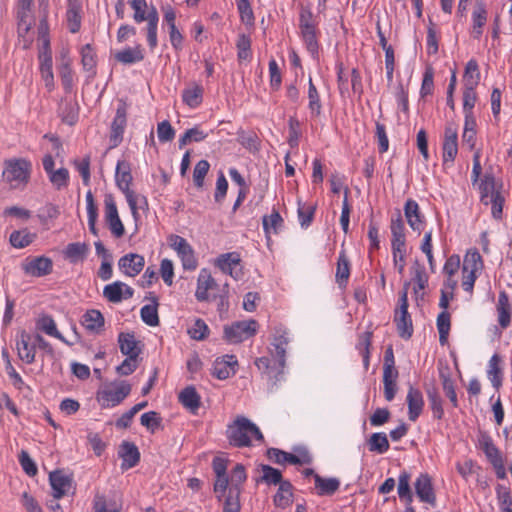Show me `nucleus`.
Here are the masks:
<instances>
[{
	"label": "nucleus",
	"instance_id": "obj_31",
	"mask_svg": "<svg viewBox=\"0 0 512 512\" xmlns=\"http://www.w3.org/2000/svg\"><path fill=\"white\" fill-rule=\"evenodd\" d=\"M144 57V49L140 44L134 47H126L114 54L115 60L124 65L141 62L144 60Z\"/></svg>",
	"mask_w": 512,
	"mask_h": 512
},
{
	"label": "nucleus",
	"instance_id": "obj_33",
	"mask_svg": "<svg viewBox=\"0 0 512 512\" xmlns=\"http://www.w3.org/2000/svg\"><path fill=\"white\" fill-rule=\"evenodd\" d=\"M119 455L123 460L122 468L126 469L136 466L140 460V453L137 446L127 441L121 444Z\"/></svg>",
	"mask_w": 512,
	"mask_h": 512
},
{
	"label": "nucleus",
	"instance_id": "obj_21",
	"mask_svg": "<svg viewBox=\"0 0 512 512\" xmlns=\"http://www.w3.org/2000/svg\"><path fill=\"white\" fill-rule=\"evenodd\" d=\"M133 295V288L121 281H115L103 288L104 298L111 303H120L132 298Z\"/></svg>",
	"mask_w": 512,
	"mask_h": 512
},
{
	"label": "nucleus",
	"instance_id": "obj_62",
	"mask_svg": "<svg viewBox=\"0 0 512 512\" xmlns=\"http://www.w3.org/2000/svg\"><path fill=\"white\" fill-rule=\"evenodd\" d=\"M237 56L240 61L242 60H250L252 57L251 52V39L249 36L245 34H241L238 37L237 43Z\"/></svg>",
	"mask_w": 512,
	"mask_h": 512
},
{
	"label": "nucleus",
	"instance_id": "obj_51",
	"mask_svg": "<svg viewBox=\"0 0 512 512\" xmlns=\"http://www.w3.org/2000/svg\"><path fill=\"white\" fill-rule=\"evenodd\" d=\"M436 326L439 333V342L445 345L448 342V336L451 329V315L448 311L442 310L436 319Z\"/></svg>",
	"mask_w": 512,
	"mask_h": 512
},
{
	"label": "nucleus",
	"instance_id": "obj_39",
	"mask_svg": "<svg viewBox=\"0 0 512 512\" xmlns=\"http://www.w3.org/2000/svg\"><path fill=\"white\" fill-rule=\"evenodd\" d=\"M33 23V17H17V33L19 43L22 44L24 49H28L33 42V37L29 35Z\"/></svg>",
	"mask_w": 512,
	"mask_h": 512
},
{
	"label": "nucleus",
	"instance_id": "obj_2",
	"mask_svg": "<svg viewBox=\"0 0 512 512\" xmlns=\"http://www.w3.org/2000/svg\"><path fill=\"white\" fill-rule=\"evenodd\" d=\"M226 437L232 446L238 448L250 446L253 439L262 441L264 438L260 429L244 416H237L227 426Z\"/></svg>",
	"mask_w": 512,
	"mask_h": 512
},
{
	"label": "nucleus",
	"instance_id": "obj_6",
	"mask_svg": "<svg viewBox=\"0 0 512 512\" xmlns=\"http://www.w3.org/2000/svg\"><path fill=\"white\" fill-rule=\"evenodd\" d=\"M131 392V385L126 381H114L101 388L96 400L103 409L113 408L122 403Z\"/></svg>",
	"mask_w": 512,
	"mask_h": 512
},
{
	"label": "nucleus",
	"instance_id": "obj_12",
	"mask_svg": "<svg viewBox=\"0 0 512 512\" xmlns=\"http://www.w3.org/2000/svg\"><path fill=\"white\" fill-rule=\"evenodd\" d=\"M21 269L28 276L40 278L52 273L53 261L44 255L29 256L22 261Z\"/></svg>",
	"mask_w": 512,
	"mask_h": 512
},
{
	"label": "nucleus",
	"instance_id": "obj_55",
	"mask_svg": "<svg viewBox=\"0 0 512 512\" xmlns=\"http://www.w3.org/2000/svg\"><path fill=\"white\" fill-rule=\"evenodd\" d=\"M37 329L41 330L45 334L55 337L59 340H64L62 334L58 331L56 323L52 316L43 315L36 322Z\"/></svg>",
	"mask_w": 512,
	"mask_h": 512
},
{
	"label": "nucleus",
	"instance_id": "obj_38",
	"mask_svg": "<svg viewBox=\"0 0 512 512\" xmlns=\"http://www.w3.org/2000/svg\"><path fill=\"white\" fill-rule=\"evenodd\" d=\"M307 98H308V109L310 111L311 116L315 117V118L319 117L322 113L321 97H320V93H319L316 85L314 84L311 76H309V79H308Z\"/></svg>",
	"mask_w": 512,
	"mask_h": 512
},
{
	"label": "nucleus",
	"instance_id": "obj_41",
	"mask_svg": "<svg viewBox=\"0 0 512 512\" xmlns=\"http://www.w3.org/2000/svg\"><path fill=\"white\" fill-rule=\"evenodd\" d=\"M411 475L406 470L400 472L398 476L397 493L399 499L410 505L413 502V493L410 486Z\"/></svg>",
	"mask_w": 512,
	"mask_h": 512
},
{
	"label": "nucleus",
	"instance_id": "obj_20",
	"mask_svg": "<svg viewBox=\"0 0 512 512\" xmlns=\"http://www.w3.org/2000/svg\"><path fill=\"white\" fill-rule=\"evenodd\" d=\"M240 254L237 252H228L221 254L215 260V265L225 274L230 275L234 279L241 277Z\"/></svg>",
	"mask_w": 512,
	"mask_h": 512
},
{
	"label": "nucleus",
	"instance_id": "obj_46",
	"mask_svg": "<svg viewBox=\"0 0 512 512\" xmlns=\"http://www.w3.org/2000/svg\"><path fill=\"white\" fill-rule=\"evenodd\" d=\"M502 375L501 358L498 354H494L488 362L487 369L488 379L494 388L499 389L501 387Z\"/></svg>",
	"mask_w": 512,
	"mask_h": 512
},
{
	"label": "nucleus",
	"instance_id": "obj_29",
	"mask_svg": "<svg viewBox=\"0 0 512 512\" xmlns=\"http://www.w3.org/2000/svg\"><path fill=\"white\" fill-rule=\"evenodd\" d=\"M340 480L335 477L325 478L314 474V486L318 496H332L340 488Z\"/></svg>",
	"mask_w": 512,
	"mask_h": 512
},
{
	"label": "nucleus",
	"instance_id": "obj_44",
	"mask_svg": "<svg viewBox=\"0 0 512 512\" xmlns=\"http://www.w3.org/2000/svg\"><path fill=\"white\" fill-rule=\"evenodd\" d=\"M398 370H383L384 398L390 402L397 393Z\"/></svg>",
	"mask_w": 512,
	"mask_h": 512
},
{
	"label": "nucleus",
	"instance_id": "obj_30",
	"mask_svg": "<svg viewBox=\"0 0 512 512\" xmlns=\"http://www.w3.org/2000/svg\"><path fill=\"white\" fill-rule=\"evenodd\" d=\"M178 400L181 405L192 414H196L201 406V396L196 391L194 386L185 387L179 393Z\"/></svg>",
	"mask_w": 512,
	"mask_h": 512
},
{
	"label": "nucleus",
	"instance_id": "obj_57",
	"mask_svg": "<svg viewBox=\"0 0 512 512\" xmlns=\"http://www.w3.org/2000/svg\"><path fill=\"white\" fill-rule=\"evenodd\" d=\"M61 84L66 93H71L75 82V73L72 65H57Z\"/></svg>",
	"mask_w": 512,
	"mask_h": 512
},
{
	"label": "nucleus",
	"instance_id": "obj_36",
	"mask_svg": "<svg viewBox=\"0 0 512 512\" xmlns=\"http://www.w3.org/2000/svg\"><path fill=\"white\" fill-rule=\"evenodd\" d=\"M350 261L345 249H341L337 259L335 279L340 287H345L350 277Z\"/></svg>",
	"mask_w": 512,
	"mask_h": 512
},
{
	"label": "nucleus",
	"instance_id": "obj_24",
	"mask_svg": "<svg viewBox=\"0 0 512 512\" xmlns=\"http://www.w3.org/2000/svg\"><path fill=\"white\" fill-rule=\"evenodd\" d=\"M406 402L408 405V418L410 421L415 422L421 415L424 408V399L422 392L410 386L406 396Z\"/></svg>",
	"mask_w": 512,
	"mask_h": 512
},
{
	"label": "nucleus",
	"instance_id": "obj_43",
	"mask_svg": "<svg viewBox=\"0 0 512 512\" xmlns=\"http://www.w3.org/2000/svg\"><path fill=\"white\" fill-rule=\"evenodd\" d=\"M412 280L414 282V287H413V290H414V294L416 295V297H423V293H421L422 291H424L426 289V287L428 286V281H429V277L425 271V268L424 266L416 263L413 267H412Z\"/></svg>",
	"mask_w": 512,
	"mask_h": 512
},
{
	"label": "nucleus",
	"instance_id": "obj_47",
	"mask_svg": "<svg viewBox=\"0 0 512 512\" xmlns=\"http://www.w3.org/2000/svg\"><path fill=\"white\" fill-rule=\"evenodd\" d=\"M152 303L144 305L140 310V316L142 321L148 326L155 327L159 325L158 316V298L156 296L151 297Z\"/></svg>",
	"mask_w": 512,
	"mask_h": 512
},
{
	"label": "nucleus",
	"instance_id": "obj_52",
	"mask_svg": "<svg viewBox=\"0 0 512 512\" xmlns=\"http://www.w3.org/2000/svg\"><path fill=\"white\" fill-rule=\"evenodd\" d=\"M36 238V234L28 229L13 231L9 241L14 248L22 249L29 246Z\"/></svg>",
	"mask_w": 512,
	"mask_h": 512
},
{
	"label": "nucleus",
	"instance_id": "obj_40",
	"mask_svg": "<svg viewBox=\"0 0 512 512\" xmlns=\"http://www.w3.org/2000/svg\"><path fill=\"white\" fill-rule=\"evenodd\" d=\"M144 22H146V26L142 29V32L146 36L150 51L153 52L158 46L159 14L149 16Z\"/></svg>",
	"mask_w": 512,
	"mask_h": 512
},
{
	"label": "nucleus",
	"instance_id": "obj_10",
	"mask_svg": "<svg viewBox=\"0 0 512 512\" xmlns=\"http://www.w3.org/2000/svg\"><path fill=\"white\" fill-rule=\"evenodd\" d=\"M391 250L396 259H404L407 254L406 229L400 211L391 218Z\"/></svg>",
	"mask_w": 512,
	"mask_h": 512
},
{
	"label": "nucleus",
	"instance_id": "obj_37",
	"mask_svg": "<svg viewBox=\"0 0 512 512\" xmlns=\"http://www.w3.org/2000/svg\"><path fill=\"white\" fill-rule=\"evenodd\" d=\"M81 12V5L77 3V1H69L66 11V21L67 27L71 33H77L81 28Z\"/></svg>",
	"mask_w": 512,
	"mask_h": 512
},
{
	"label": "nucleus",
	"instance_id": "obj_26",
	"mask_svg": "<svg viewBox=\"0 0 512 512\" xmlns=\"http://www.w3.org/2000/svg\"><path fill=\"white\" fill-rule=\"evenodd\" d=\"M132 175L130 165L126 161H118L116 166L115 181L117 187L126 195L134 194L135 192L130 188L132 183Z\"/></svg>",
	"mask_w": 512,
	"mask_h": 512
},
{
	"label": "nucleus",
	"instance_id": "obj_45",
	"mask_svg": "<svg viewBox=\"0 0 512 512\" xmlns=\"http://www.w3.org/2000/svg\"><path fill=\"white\" fill-rule=\"evenodd\" d=\"M293 502V486L289 481L279 484L277 493L274 496V504L280 508H287Z\"/></svg>",
	"mask_w": 512,
	"mask_h": 512
},
{
	"label": "nucleus",
	"instance_id": "obj_49",
	"mask_svg": "<svg viewBox=\"0 0 512 512\" xmlns=\"http://www.w3.org/2000/svg\"><path fill=\"white\" fill-rule=\"evenodd\" d=\"M183 102L190 108H197L203 100V87L199 84H193L182 92Z\"/></svg>",
	"mask_w": 512,
	"mask_h": 512
},
{
	"label": "nucleus",
	"instance_id": "obj_60",
	"mask_svg": "<svg viewBox=\"0 0 512 512\" xmlns=\"http://www.w3.org/2000/svg\"><path fill=\"white\" fill-rule=\"evenodd\" d=\"M140 423L149 432L154 433L157 429L161 427L162 418L160 417L158 412L149 411L141 415Z\"/></svg>",
	"mask_w": 512,
	"mask_h": 512
},
{
	"label": "nucleus",
	"instance_id": "obj_17",
	"mask_svg": "<svg viewBox=\"0 0 512 512\" xmlns=\"http://www.w3.org/2000/svg\"><path fill=\"white\" fill-rule=\"evenodd\" d=\"M404 216L409 227L420 235L426 226V218L419 204L414 199H408L405 202Z\"/></svg>",
	"mask_w": 512,
	"mask_h": 512
},
{
	"label": "nucleus",
	"instance_id": "obj_28",
	"mask_svg": "<svg viewBox=\"0 0 512 512\" xmlns=\"http://www.w3.org/2000/svg\"><path fill=\"white\" fill-rule=\"evenodd\" d=\"M38 60L41 79L48 92H51L55 88L52 56H49L47 53L38 55Z\"/></svg>",
	"mask_w": 512,
	"mask_h": 512
},
{
	"label": "nucleus",
	"instance_id": "obj_27",
	"mask_svg": "<svg viewBox=\"0 0 512 512\" xmlns=\"http://www.w3.org/2000/svg\"><path fill=\"white\" fill-rule=\"evenodd\" d=\"M120 351L127 357H139L141 354L140 342L133 333L121 332L118 335Z\"/></svg>",
	"mask_w": 512,
	"mask_h": 512
},
{
	"label": "nucleus",
	"instance_id": "obj_8",
	"mask_svg": "<svg viewBox=\"0 0 512 512\" xmlns=\"http://www.w3.org/2000/svg\"><path fill=\"white\" fill-rule=\"evenodd\" d=\"M103 218L111 235L117 239L125 235V227L120 218L116 199L113 194L107 193L103 200Z\"/></svg>",
	"mask_w": 512,
	"mask_h": 512
},
{
	"label": "nucleus",
	"instance_id": "obj_35",
	"mask_svg": "<svg viewBox=\"0 0 512 512\" xmlns=\"http://www.w3.org/2000/svg\"><path fill=\"white\" fill-rule=\"evenodd\" d=\"M104 323V317L99 310H88L82 317V325L92 333H100L103 330Z\"/></svg>",
	"mask_w": 512,
	"mask_h": 512
},
{
	"label": "nucleus",
	"instance_id": "obj_11",
	"mask_svg": "<svg viewBox=\"0 0 512 512\" xmlns=\"http://www.w3.org/2000/svg\"><path fill=\"white\" fill-rule=\"evenodd\" d=\"M259 328L256 320L249 319L244 321H237L224 328V338L227 342L232 344L241 343L253 337Z\"/></svg>",
	"mask_w": 512,
	"mask_h": 512
},
{
	"label": "nucleus",
	"instance_id": "obj_16",
	"mask_svg": "<svg viewBox=\"0 0 512 512\" xmlns=\"http://www.w3.org/2000/svg\"><path fill=\"white\" fill-rule=\"evenodd\" d=\"M16 349L18 357L26 364L35 362L36 346L34 337L26 330H21L16 337Z\"/></svg>",
	"mask_w": 512,
	"mask_h": 512
},
{
	"label": "nucleus",
	"instance_id": "obj_48",
	"mask_svg": "<svg viewBox=\"0 0 512 512\" xmlns=\"http://www.w3.org/2000/svg\"><path fill=\"white\" fill-rule=\"evenodd\" d=\"M85 200H86V210H87L89 231L94 236H98V229L96 227L97 220H98V207L95 203L94 196H93L91 190H89L86 193Z\"/></svg>",
	"mask_w": 512,
	"mask_h": 512
},
{
	"label": "nucleus",
	"instance_id": "obj_56",
	"mask_svg": "<svg viewBox=\"0 0 512 512\" xmlns=\"http://www.w3.org/2000/svg\"><path fill=\"white\" fill-rule=\"evenodd\" d=\"M47 176L56 190H62L69 185L70 174L68 169L64 167L53 170Z\"/></svg>",
	"mask_w": 512,
	"mask_h": 512
},
{
	"label": "nucleus",
	"instance_id": "obj_13",
	"mask_svg": "<svg viewBox=\"0 0 512 512\" xmlns=\"http://www.w3.org/2000/svg\"><path fill=\"white\" fill-rule=\"evenodd\" d=\"M218 288L219 286L210 271L206 268L201 269L197 278L196 299L199 302L209 301L211 297L215 298Z\"/></svg>",
	"mask_w": 512,
	"mask_h": 512
},
{
	"label": "nucleus",
	"instance_id": "obj_14",
	"mask_svg": "<svg viewBox=\"0 0 512 512\" xmlns=\"http://www.w3.org/2000/svg\"><path fill=\"white\" fill-rule=\"evenodd\" d=\"M415 493L420 502L435 506L437 503L436 492L432 477L424 472L420 473L414 482Z\"/></svg>",
	"mask_w": 512,
	"mask_h": 512
},
{
	"label": "nucleus",
	"instance_id": "obj_25",
	"mask_svg": "<svg viewBox=\"0 0 512 512\" xmlns=\"http://www.w3.org/2000/svg\"><path fill=\"white\" fill-rule=\"evenodd\" d=\"M497 321L502 329L511 324L512 308L506 291H500L496 303Z\"/></svg>",
	"mask_w": 512,
	"mask_h": 512
},
{
	"label": "nucleus",
	"instance_id": "obj_19",
	"mask_svg": "<svg viewBox=\"0 0 512 512\" xmlns=\"http://www.w3.org/2000/svg\"><path fill=\"white\" fill-rule=\"evenodd\" d=\"M49 483L52 488V496L61 499L72 488L73 479L62 470H55L49 474Z\"/></svg>",
	"mask_w": 512,
	"mask_h": 512
},
{
	"label": "nucleus",
	"instance_id": "obj_4",
	"mask_svg": "<svg viewBox=\"0 0 512 512\" xmlns=\"http://www.w3.org/2000/svg\"><path fill=\"white\" fill-rule=\"evenodd\" d=\"M481 202L484 205H491V214L493 218L499 220L502 218L504 197L499 188L496 187L495 178L492 174H485L478 181Z\"/></svg>",
	"mask_w": 512,
	"mask_h": 512
},
{
	"label": "nucleus",
	"instance_id": "obj_7",
	"mask_svg": "<svg viewBox=\"0 0 512 512\" xmlns=\"http://www.w3.org/2000/svg\"><path fill=\"white\" fill-rule=\"evenodd\" d=\"M408 286L409 282H406L403 290L399 294L398 307L394 313V323L399 336L403 339H409L414 331L412 318L408 312Z\"/></svg>",
	"mask_w": 512,
	"mask_h": 512
},
{
	"label": "nucleus",
	"instance_id": "obj_58",
	"mask_svg": "<svg viewBox=\"0 0 512 512\" xmlns=\"http://www.w3.org/2000/svg\"><path fill=\"white\" fill-rule=\"evenodd\" d=\"M208 137V133L200 129L199 126H195L186 130V132L179 138V148H183L190 142H201Z\"/></svg>",
	"mask_w": 512,
	"mask_h": 512
},
{
	"label": "nucleus",
	"instance_id": "obj_64",
	"mask_svg": "<svg viewBox=\"0 0 512 512\" xmlns=\"http://www.w3.org/2000/svg\"><path fill=\"white\" fill-rule=\"evenodd\" d=\"M223 512H241L240 494L228 492L226 496L222 498Z\"/></svg>",
	"mask_w": 512,
	"mask_h": 512
},
{
	"label": "nucleus",
	"instance_id": "obj_59",
	"mask_svg": "<svg viewBox=\"0 0 512 512\" xmlns=\"http://www.w3.org/2000/svg\"><path fill=\"white\" fill-rule=\"evenodd\" d=\"M87 246L84 243H70L64 250L65 257L72 263L82 260L87 253Z\"/></svg>",
	"mask_w": 512,
	"mask_h": 512
},
{
	"label": "nucleus",
	"instance_id": "obj_3",
	"mask_svg": "<svg viewBox=\"0 0 512 512\" xmlns=\"http://www.w3.org/2000/svg\"><path fill=\"white\" fill-rule=\"evenodd\" d=\"M32 163L26 158H11L4 161L3 181L11 189H24L30 182Z\"/></svg>",
	"mask_w": 512,
	"mask_h": 512
},
{
	"label": "nucleus",
	"instance_id": "obj_23",
	"mask_svg": "<svg viewBox=\"0 0 512 512\" xmlns=\"http://www.w3.org/2000/svg\"><path fill=\"white\" fill-rule=\"evenodd\" d=\"M127 124V104L120 101L116 109L115 117L111 124V141L116 145L122 140L123 133Z\"/></svg>",
	"mask_w": 512,
	"mask_h": 512
},
{
	"label": "nucleus",
	"instance_id": "obj_50",
	"mask_svg": "<svg viewBox=\"0 0 512 512\" xmlns=\"http://www.w3.org/2000/svg\"><path fill=\"white\" fill-rule=\"evenodd\" d=\"M464 87L476 88L480 82L479 65L475 59H470L463 75Z\"/></svg>",
	"mask_w": 512,
	"mask_h": 512
},
{
	"label": "nucleus",
	"instance_id": "obj_54",
	"mask_svg": "<svg viewBox=\"0 0 512 512\" xmlns=\"http://www.w3.org/2000/svg\"><path fill=\"white\" fill-rule=\"evenodd\" d=\"M389 441L384 432L373 433L368 440V448L371 452L384 454L389 450Z\"/></svg>",
	"mask_w": 512,
	"mask_h": 512
},
{
	"label": "nucleus",
	"instance_id": "obj_5",
	"mask_svg": "<svg viewBox=\"0 0 512 512\" xmlns=\"http://www.w3.org/2000/svg\"><path fill=\"white\" fill-rule=\"evenodd\" d=\"M484 268L482 256L477 249H469L463 258L462 263V283L464 291L469 294L473 293L476 279Z\"/></svg>",
	"mask_w": 512,
	"mask_h": 512
},
{
	"label": "nucleus",
	"instance_id": "obj_63",
	"mask_svg": "<svg viewBox=\"0 0 512 512\" xmlns=\"http://www.w3.org/2000/svg\"><path fill=\"white\" fill-rule=\"evenodd\" d=\"M456 469L463 479L468 480L480 470V466L472 459H465L456 463Z\"/></svg>",
	"mask_w": 512,
	"mask_h": 512
},
{
	"label": "nucleus",
	"instance_id": "obj_61",
	"mask_svg": "<svg viewBox=\"0 0 512 512\" xmlns=\"http://www.w3.org/2000/svg\"><path fill=\"white\" fill-rule=\"evenodd\" d=\"M210 164L207 160H200L196 163L193 170L194 185L201 189L204 186V179L209 172Z\"/></svg>",
	"mask_w": 512,
	"mask_h": 512
},
{
	"label": "nucleus",
	"instance_id": "obj_1",
	"mask_svg": "<svg viewBox=\"0 0 512 512\" xmlns=\"http://www.w3.org/2000/svg\"><path fill=\"white\" fill-rule=\"evenodd\" d=\"M299 36L303 41L307 51L313 59L319 57V38L321 32L319 30V21L317 16L312 12L310 6L300 5L299 11Z\"/></svg>",
	"mask_w": 512,
	"mask_h": 512
},
{
	"label": "nucleus",
	"instance_id": "obj_34",
	"mask_svg": "<svg viewBox=\"0 0 512 512\" xmlns=\"http://www.w3.org/2000/svg\"><path fill=\"white\" fill-rule=\"evenodd\" d=\"M264 233L267 239L271 234H278L284 227V220L280 213L273 209L269 215H264L262 219Z\"/></svg>",
	"mask_w": 512,
	"mask_h": 512
},
{
	"label": "nucleus",
	"instance_id": "obj_18",
	"mask_svg": "<svg viewBox=\"0 0 512 512\" xmlns=\"http://www.w3.org/2000/svg\"><path fill=\"white\" fill-rule=\"evenodd\" d=\"M488 20V10L483 0H476L471 13V36L479 40Z\"/></svg>",
	"mask_w": 512,
	"mask_h": 512
},
{
	"label": "nucleus",
	"instance_id": "obj_53",
	"mask_svg": "<svg viewBox=\"0 0 512 512\" xmlns=\"http://www.w3.org/2000/svg\"><path fill=\"white\" fill-rule=\"evenodd\" d=\"M230 487L228 492L241 493V486L247 479L246 469L242 464H236L230 473Z\"/></svg>",
	"mask_w": 512,
	"mask_h": 512
},
{
	"label": "nucleus",
	"instance_id": "obj_15",
	"mask_svg": "<svg viewBox=\"0 0 512 512\" xmlns=\"http://www.w3.org/2000/svg\"><path fill=\"white\" fill-rule=\"evenodd\" d=\"M458 154V129L456 124L448 123L445 126L443 143H442V155L443 162L453 163Z\"/></svg>",
	"mask_w": 512,
	"mask_h": 512
},
{
	"label": "nucleus",
	"instance_id": "obj_32",
	"mask_svg": "<svg viewBox=\"0 0 512 512\" xmlns=\"http://www.w3.org/2000/svg\"><path fill=\"white\" fill-rule=\"evenodd\" d=\"M79 53L81 56V65L83 70L89 73V76H95L97 67V54L95 48L91 44H86L80 48Z\"/></svg>",
	"mask_w": 512,
	"mask_h": 512
},
{
	"label": "nucleus",
	"instance_id": "obj_42",
	"mask_svg": "<svg viewBox=\"0 0 512 512\" xmlns=\"http://www.w3.org/2000/svg\"><path fill=\"white\" fill-rule=\"evenodd\" d=\"M130 6L134 11L133 20L136 23H142L151 15H157V9L154 6L150 8L146 0H131Z\"/></svg>",
	"mask_w": 512,
	"mask_h": 512
},
{
	"label": "nucleus",
	"instance_id": "obj_22",
	"mask_svg": "<svg viewBox=\"0 0 512 512\" xmlns=\"http://www.w3.org/2000/svg\"><path fill=\"white\" fill-rule=\"evenodd\" d=\"M144 265V257L136 253L126 254L118 261L120 271L129 277L137 276L143 270Z\"/></svg>",
	"mask_w": 512,
	"mask_h": 512
},
{
	"label": "nucleus",
	"instance_id": "obj_9",
	"mask_svg": "<svg viewBox=\"0 0 512 512\" xmlns=\"http://www.w3.org/2000/svg\"><path fill=\"white\" fill-rule=\"evenodd\" d=\"M169 246L177 253L184 270L194 271L198 266V260L193 247L189 242L176 234H171L167 238Z\"/></svg>",
	"mask_w": 512,
	"mask_h": 512
}]
</instances>
